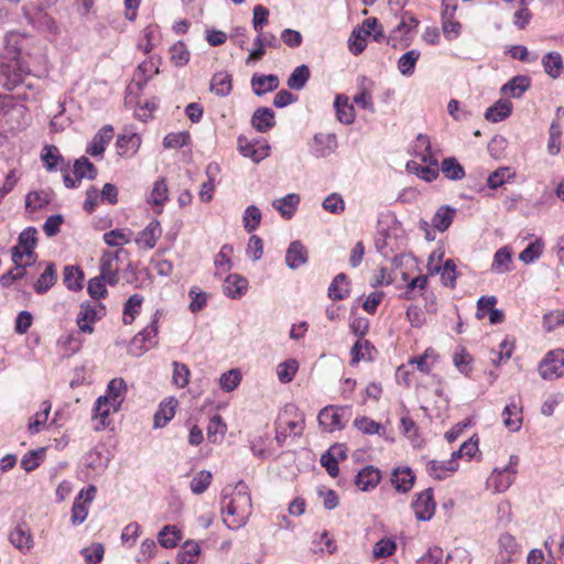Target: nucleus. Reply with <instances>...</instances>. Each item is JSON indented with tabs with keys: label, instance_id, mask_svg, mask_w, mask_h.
Returning a JSON list of instances; mask_svg holds the SVG:
<instances>
[{
	"label": "nucleus",
	"instance_id": "nucleus-35",
	"mask_svg": "<svg viewBox=\"0 0 564 564\" xmlns=\"http://www.w3.org/2000/svg\"><path fill=\"white\" fill-rule=\"evenodd\" d=\"M51 202V196L45 191L30 192L25 197V208L29 213H34L47 206Z\"/></svg>",
	"mask_w": 564,
	"mask_h": 564
},
{
	"label": "nucleus",
	"instance_id": "nucleus-12",
	"mask_svg": "<svg viewBox=\"0 0 564 564\" xmlns=\"http://www.w3.org/2000/svg\"><path fill=\"white\" fill-rule=\"evenodd\" d=\"M435 502L433 499L432 489H426L417 495L415 501L412 503L415 517L420 521H427L432 519L435 512Z\"/></svg>",
	"mask_w": 564,
	"mask_h": 564
},
{
	"label": "nucleus",
	"instance_id": "nucleus-50",
	"mask_svg": "<svg viewBox=\"0 0 564 564\" xmlns=\"http://www.w3.org/2000/svg\"><path fill=\"white\" fill-rule=\"evenodd\" d=\"M310 75L311 74L308 67L306 65H300L291 73L290 77L288 78V86L291 89L300 90L306 85Z\"/></svg>",
	"mask_w": 564,
	"mask_h": 564
},
{
	"label": "nucleus",
	"instance_id": "nucleus-55",
	"mask_svg": "<svg viewBox=\"0 0 564 564\" xmlns=\"http://www.w3.org/2000/svg\"><path fill=\"white\" fill-rule=\"evenodd\" d=\"M261 218H262V214L257 206H254V205L248 206L245 209L243 217H242L245 229L248 232L254 231L259 227V225L261 223Z\"/></svg>",
	"mask_w": 564,
	"mask_h": 564
},
{
	"label": "nucleus",
	"instance_id": "nucleus-31",
	"mask_svg": "<svg viewBox=\"0 0 564 564\" xmlns=\"http://www.w3.org/2000/svg\"><path fill=\"white\" fill-rule=\"evenodd\" d=\"M512 104L507 99H499L485 112V118L491 122H499L510 116Z\"/></svg>",
	"mask_w": 564,
	"mask_h": 564
},
{
	"label": "nucleus",
	"instance_id": "nucleus-4",
	"mask_svg": "<svg viewBox=\"0 0 564 564\" xmlns=\"http://www.w3.org/2000/svg\"><path fill=\"white\" fill-rule=\"evenodd\" d=\"M106 314V307L96 302H83L79 305V311L76 315V325L79 333L93 334L95 330L94 325L101 319Z\"/></svg>",
	"mask_w": 564,
	"mask_h": 564
},
{
	"label": "nucleus",
	"instance_id": "nucleus-57",
	"mask_svg": "<svg viewBox=\"0 0 564 564\" xmlns=\"http://www.w3.org/2000/svg\"><path fill=\"white\" fill-rule=\"evenodd\" d=\"M513 177L514 173L509 167H500L488 176L487 184L490 188L496 189Z\"/></svg>",
	"mask_w": 564,
	"mask_h": 564
},
{
	"label": "nucleus",
	"instance_id": "nucleus-34",
	"mask_svg": "<svg viewBox=\"0 0 564 564\" xmlns=\"http://www.w3.org/2000/svg\"><path fill=\"white\" fill-rule=\"evenodd\" d=\"M132 231L130 229H112L104 234V241L109 247H118L121 249L122 246L128 245L132 240Z\"/></svg>",
	"mask_w": 564,
	"mask_h": 564
},
{
	"label": "nucleus",
	"instance_id": "nucleus-15",
	"mask_svg": "<svg viewBox=\"0 0 564 564\" xmlns=\"http://www.w3.org/2000/svg\"><path fill=\"white\" fill-rule=\"evenodd\" d=\"M301 197L299 194L291 193L272 202V207L279 212L282 218L291 219L300 205Z\"/></svg>",
	"mask_w": 564,
	"mask_h": 564
},
{
	"label": "nucleus",
	"instance_id": "nucleus-53",
	"mask_svg": "<svg viewBox=\"0 0 564 564\" xmlns=\"http://www.w3.org/2000/svg\"><path fill=\"white\" fill-rule=\"evenodd\" d=\"M159 67H160V58L151 56L147 61L142 62L139 65L135 76L137 77L141 76L143 79V83H147L153 76L159 74Z\"/></svg>",
	"mask_w": 564,
	"mask_h": 564
},
{
	"label": "nucleus",
	"instance_id": "nucleus-40",
	"mask_svg": "<svg viewBox=\"0 0 564 564\" xmlns=\"http://www.w3.org/2000/svg\"><path fill=\"white\" fill-rule=\"evenodd\" d=\"M119 409H120V406L112 408V402L107 401V398L99 397L96 400L95 408H94V417L100 419V426H98L97 430L105 429L107 425L106 420L109 416V414L111 412L119 411Z\"/></svg>",
	"mask_w": 564,
	"mask_h": 564
},
{
	"label": "nucleus",
	"instance_id": "nucleus-45",
	"mask_svg": "<svg viewBox=\"0 0 564 564\" xmlns=\"http://www.w3.org/2000/svg\"><path fill=\"white\" fill-rule=\"evenodd\" d=\"M455 215V209L449 206H442L435 213L432 224L438 231H445L451 224Z\"/></svg>",
	"mask_w": 564,
	"mask_h": 564
},
{
	"label": "nucleus",
	"instance_id": "nucleus-39",
	"mask_svg": "<svg viewBox=\"0 0 564 564\" xmlns=\"http://www.w3.org/2000/svg\"><path fill=\"white\" fill-rule=\"evenodd\" d=\"M457 468L456 459L452 457L448 462L431 460L427 465L429 474L436 478L443 479Z\"/></svg>",
	"mask_w": 564,
	"mask_h": 564
},
{
	"label": "nucleus",
	"instance_id": "nucleus-20",
	"mask_svg": "<svg viewBox=\"0 0 564 564\" xmlns=\"http://www.w3.org/2000/svg\"><path fill=\"white\" fill-rule=\"evenodd\" d=\"M127 390L124 380L122 378H115L108 383L106 394L100 397L107 398V401L112 402V408L121 406L126 399Z\"/></svg>",
	"mask_w": 564,
	"mask_h": 564
},
{
	"label": "nucleus",
	"instance_id": "nucleus-3",
	"mask_svg": "<svg viewBox=\"0 0 564 564\" xmlns=\"http://www.w3.org/2000/svg\"><path fill=\"white\" fill-rule=\"evenodd\" d=\"M30 74L31 70L29 66L19 55H14L8 64H0V80H2V85L9 90L22 84Z\"/></svg>",
	"mask_w": 564,
	"mask_h": 564
},
{
	"label": "nucleus",
	"instance_id": "nucleus-32",
	"mask_svg": "<svg viewBox=\"0 0 564 564\" xmlns=\"http://www.w3.org/2000/svg\"><path fill=\"white\" fill-rule=\"evenodd\" d=\"M252 126L260 132H265L274 126V112L270 108H259L252 116Z\"/></svg>",
	"mask_w": 564,
	"mask_h": 564
},
{
	"label": "nucleus",
	"instance_id": "nucleus-24",
	"mask_svg": "<svg viewBox=\"0 0 564 564\" xmlns=\"http://www.w3.org/2000/svg\"><path fill=\"white\" fill-rule=\"evenodd\" d=\"M178 401L175 398L164 400L154 414V427L165 426L175 415Z\"/></svg>",
	"mask_w": 564,
	"mask_h": 564
},
{
	"label": "nucleus",
	"instance_id": "nucleus-60",
	"mask_svg": "<svg viewBox=\"0 0 564 564\" xmlns=\"http://www.w3.org/2000/svg\"><path fill=\"white\" fill-rule=\"evenodd\" d=\"M171 61L177 67L185 66L189 61V52L183 42H176L170 48Z\"/></svg>",
	"mask_w": 564,
	"mask_h": 564
},
{
	"label": "nucleus",
	"instance_id": "nucleus-42",
	"mask_svg": "<svg viewBox=\"0 0 564 564\" xmlns=\"http://www.w3.org/2000/svg\"><path fill=\"white\" fill-rule=\"evenodd\" d=\"M181 539V530L172 525H165L158 535L159 543L165 549L175 547Z\"/></svg>",
	"mask_w": 564,
	"mask_h": 564
},
{
	"label": "nucleus",
	"instance_id": "nucleus-61",
	"mask_svg": "<svg viewBox=\"0 0 564 564\" xmlns=\"http://www.w3.org/2000/svg\"><path fill=\"white\" fill-rule=\"evenodd\" d=\"M299 365L296 360L289 359L276 367V376L283 383L291 382L297 372Z\"/></svg>",
	"mask_w": 564,
	"mask_h": 564
},
{
	"label": "nucleus",
	"instance_id": "nucleus-23",
	"mask_svg": "<svg viewBox=\"0 0 564 564\" xmlns=\"http://www.w3.org/2000/svg\"><path fill=\"white\" fill-rule=\"evenodd\" d=\"M334 107L339 122L344 124H351L354 122L356 117L355 108L346 95H338L335 98Z\"/></svg>",
	"mask_w": 564,
	"mask_h": 564
},
{
	"label": "nucleus",
	"instance_id": "nucleus-26",
	"mask_svg": "<svg viewBox=\"0 0 564 564\" xmlns=\"http://www.w3.org/2000/svg\"><path fill=\"white\" fill-rule=\"evenodd\" d=\"M502 422L506 429L510 432H518L522 425L521 410L516 403H510L505 406L501 413Z\"/></svg>",
	"mask_w": 564,
	"mask_h": 564
},
{
	"label": "nucleus",
	"instance_id": "nucleus-17",
	"mask_svg": "<svg viewBox=\"0 0 564 564\" xmlns=\"http://www.w3.org/2000/svg\"><path fill=\"white\" fill-rule=\"evenodd\" d=\"M307 259V250L300 241L295 240L290 243L285 253V263L290 269L296 270L305 264Z\"/></svg>",
	"mask_w": 564,
	"mask_h": 564
},
{
	"label": "nucleus",
	"instance_id": "nucleus-28",
	"mask_svg": "<svg viewBox=\"0 0 564 564\" xmlns=\"http://www.w3.org/2000/svg\"><path fill=\"white\" fill-rule=\"evenodd\" d=\"M9 538L10 542L22 552H28L33 546V539L30 530L22 525L14 528Z\"/></svg>",
	"mask_w": 564,
	"mask_h": 564
},
{
	"label": "nucleus",
	"instance_id": "nucleus-13",
	"mask_svg": "<svg viewBox=\"0 0 564 564\" xmlns=\"http://www.w3.org/2000/svg\"><path fill=\"white\" fill-rule=\"evenodd\" d=\"M113 137V129L111 126L102 127L96 135L93 138L91 142L88 144L86 152L91 156H102L106 147L111 141Z\"/></svg>",
	"mask_w": 564,
	"mask_h": 564
},
{
	"label": "nucleus",
	"instance_id": "nucleus-19",
	"mask_svg": "<svg viewBox=\"0 0 564 564\" xmlns=\"http://www.w3.org/2000/svg\"><path fill=\"white\" fill-rule=\"evenodd\" d=\"M238 144L240 153L246 158H250L256 163L265 159L270 154V147L268 144H261L257 148L256 144L249 142L245 138H239Z\"/></svg>",
	"mask_w": 564,
	"mask_h": 564
},
{
	"label": "nucleus",
	"instance_id": "nucleus-54",
	"mask_svg": "<svg viewBox=\"0 0 564 564\" xmlns=\"http://www.w3.org/2000/svg\"><path fill=\"white\" fill-rule=\"evenodd\" d=\"M423 162L426 164L424 166H417L415 172L417 176L426 182H432L438 176V167L437 161L432 156H424Z\"/></svg>",
	"mask_w": 564,
	"mask_h": 564
},
{
	"label": "nucleus",
	"instance_id": "nucleus-18",
	"mask_svg": "<svg viewBox=\"0 0 564 564\" xmlns=\"http://www.w3.org/2000/svg\"><path fill=\"white\" fill-rule=\"evenodd\" d=\"M415 476L409 467H398L393 470L391 482L399 492H408L414 485Z\"/></svg>",
	"mask_w": 564,
	"mask_h": 564
},
{
	"label": "nucleus",
	"instance_id": "nucleus-56",
	"mask_svg": "<svg viewBox=\"0 0 564 564\" xmlns=\"http://www.w3.org/2000/svg\"><path fill=\"white\" fill-rule=\"evenodd\" d=\"M242 376L238 369H230L219 378V386L226 392L234 391L241 382Z\"/></svg>",
	"mask_w": 564,
	"mask_h": 564
},
{
	"label": "nucleus",
	"instance_id": "nucleus-37",
	"mask_svg": "<svg viewBox=\"0 0 564 564\" xmlns=\"http://www.w3.org/2000/svg\"><path fill=\"white\" fill-rule=\"evenodd\" d=\"M227 425L220 415H214L207 426V438L210 443H220L226 434Z\"/></svg>",
	"mask_w": 564,
	"mask_h": 564
},
{
	"label": "nucleus",
	"instance_id": "nucleus-48",
	"mask_svg": "<svg viewBox=\"0 0 564 564\" xmlns=\"http://www.w3.org/2000/svg\"><path fill=\"white\" fill-rule=\"evenodd\" d=\"M74 174L77 181L82 178L95 180L97 176V169L95 165L85 156L75 161Z\"/></svg>",
	"mask_w": 564,
	"mask_h": 564
},
{
	"label": "nucleus",
	"instance_id": "nucleus-22",
	"mask_svg": "<svg viewBox=\"0 0 564 564\" xmlns=\"http://www.w3.org/2000/svg\"><path fill=\"white\" fill-rule=\"evenodd\" d=\"M279 78L275 75L254 74L251 78V87L257 96L273 91L279 87Z\"/></svg>",
	"mask_w": 564,
	"mask_h": 564
},
{
	"label": "nucleus",
	"instance_id": "nucleus-30",
	"mask_svg": "<svg viewBox=\"0 0 564 564\" xmlns=\"http://www.w3.org/2000/svg\"><path fill=\"white\" fill-rule=\"evenodd\" d=\"M529 87L530 78L528 76H516L502 86L501 91L512 98H520Z\"/></svg>",
	"mask_w": 564,
	"mask_h": 564
},
{
	"label": "nucleus",
	"instance_id": "nucleus-14",
	"mask_svg": "<svg viewBox=\"0 0 564 564\" xmlns=\"http://www.w3.org/2000/svg\"><path fill=\"white\" fill-rule=\"evenodd\" d=\"M161 235L162 229L160 223L158 220H152L141 232H139L134 241L140 248L150 250L155 247Z\"/></svg>",
	"mask_w": 564,
	"mask_h": 564
},
{
	"label": "nucleus",
	"instance_id": "nucleus-10",
	"mask_svg": "<svg viewBox=\"0 0 564 564\" xmlns=\"http://www.w3.org/2000/svg\"><path fill=\"white\" fill-rule=\"evenodd\" d=\"M122 250L105 251L100 258V274L99 276L107 280L111 286L119 282V264L118 258Z\"/></svg>",
	"mask_w": 564,
	"mask_h": 564
},
{
	"label": "nucleus",
	"instance_id": "nucleus-52",
	"mask_svg": "<svg viewBox=\"0 0 564 564\" xmlns=\"http://www.w3.org/2000/svg\"><path fill=\"white\" fill-rule=\"evenodd\" d=\"M167 185L164 178L158 180L152 188V192L148 198V203L155 206H163L167 200Z\"/></svg>",
	"mask_w": 564,
	"mask_h": 564
},
{
	"label": "nucleus",
	"instance_id": "nucleus-29",
	"mask_svg": "<svg viewBox=\"0 0 564 564\" xmlns=\"http://www.w3.org/2000/svg\"><path fill=\"white\" fill-rule=\"evenodd\" d=\"M248 282L245 278L238 274H230L225 280L224 293L231 297H240L247 290Z\"/></svg>",
	"mask_w": 564,
	"mask_h": 564
},
{
	"label": "nucleus",
	"instance_id": "nucleus-27",
	"mask_svg": "<svg viewBox=\"0 0 564 564\" xmlns=\"http://www.w3.org/2000/svg\"><path fill=\"white\" fill-rule=\"evenodd\" d=\"M232 77L227 72L216 73L210 80V91L219 97H226L231 93Z\"/></svg>",
	"mask_w": 564,
	"mask_h": 564
},
{
	"label": "nucleus",
	"instance_id": "nucleus-47",
	"mask_svg": "<svg viewBox=\"0 0 564 564\" xmlns=\"http://www.w3.org/2000/svg\"><path fill=\"white\" fill-rule=\"evenodd\" d=\"M84 274L78 267L68 265L64 269V283L67 289L78 291L83 289Z\"/></svg>",
	"mask_w": 564,
	"mask_h": 564
},
{
	"label": "nucleus",
	"instance_id": "nucleus-21",
	"mask_svg": "<svg viewBox=\"0 0 564 564\" xmlns=\"http://www.w3.org/2000/svg\"><path fill=\"white\" fill-rule=\"evenodd\" d=\"M419 21L405 12L401 15L399 24L393 29L391 33V40L405 41V45H409V34L417 26Z\"/></svg>",
	"mask_w": 564,
	"mask_h": 564
},
{
	"label": "nucleus",
	"instance_id": "nucleus-59",
	"mask_svg": "<svg viewBox=\"0 0 564 564\" xmlns=\"http://www.w3.org/2000/svg\"><path fill=\"white\" fill-rule=\"evenodd\" d=\"M213 479V475L208 470H200L191 481V490L195 495H200L207 490Z\"/></svg>",
	"mask_w": 564,
	"mask_h": 564
},
{
	"label": "nucleus",
	"instance_id": "nucleus-43",
	"mask_svg": "<svg viewBox=\"0 0 564 564\" xmlns=\"http://www.w3.org/2000/svg\"><path fill=\"white\" fill-rule=\"evenodd\" d=\"M142 303L143 297L140 294H133L128 299L123 307V324L130 325L133 323L141 310Z\"/></svg>",
	"mask_w": 564,
	"mask_h": 564
},
{
	"label": "nucleus",
	"instance_id": "nucleus-6",
	"mask_svg": "<svg viewBox=\"0 0 564 564\" xmlns=\"http://www.w3.org/2000/svg\"><path fill=\"white\" fill-rule=\"evenodd\" d=\"M539 373L545 380H555L564 376V349L546 354L539 366Z\"/></svg>",
	"mask_w": 564,
	"mask_h": 564
},
{
	"label": "nucleus",
	"instance_id": "nucleus-38",
	"mask_svg": "<svg viewBox=\"0 0 564 564\" xmlns=\"http://www.w3.org/2000/svg\"><path fill=\"white\" fill-rule=\"evenodd\" d=\"M373 350L375 347L370 344L369 340L358 339L350 350L351 364L356 365L360 360H371Z\"/></svg>",
	"mask_w": 564,
	"mask_h": 564
},
{
	"label": "nucleus",
	"instance_id": "nucleus-8",
	"mask_svg": "<svg viewBox=\"0 0 564 564\" xmlns=\"http://www.w3.org/2000/svg\"><path fill=\"white\" fill-rule=\"evenodd\" d=\"M97 489L90 485L86 490H80L74 505L72 507V523L78 525L83 523L88 516V503H90L96 496Z\"/></svg>",
	"mask_w": 564,
	"mask_h": 564
},
{
	"label": "nucleus",
	"instance_id": "nucleus-11",
	"mask_svg": "<svg viewBox=\"0 0 564 564\" xmlns=\"http://www.w3.org/2000/svg\"><path fill=\"white\" fill-rule=\"evenodd\" d=\"M310 148L315 158H327L337 149L336 135L334 133H316Z\"/></svg>",
	"mask_w": 564,
	"mask_h": 564
},
{
	"label": "nucleus",
	"instance_id": "nucleus-16",
	"mask_svg": "<svg viewBox=\"0 0 564 564\" xmlns=\"http://www.w3.org/2000/svg\"><path fill=\"white\" fill-rule=\"evenodd\" d=\"M142 139L138 133H124L118 137L117 139V152L120 156H133L140 145H141Z\"/></svg>",
	"mask_w": 564,
	"mask_h": 564
},
{
	"label": "nucleus",
	"instance_id": "nucleus-49",
	"mask_svg": "<svg viewBox=\"0 0 564 564\" xmlns=\"http://www.w3.org/2000/svg\"><path fill=\"white\" fill-rule=\"evenodd\" d=\"M51 411V402L45 400L41 403V411L34 414L29 423V431L32 434L39 433L46 424Z\"/></svg>",
	"mask_w": 564,
	"mask_h": 564
},
{
	"label": "nucleus",
	"instance_id": "nucleus-7",
	"mask_svg": "<svg viewBox=\"0 0 564 564\" xmlns=\"http://www.w3.org/2000/svg\"><path fill=\"white\" fill-rule=\"evenodd\" d=\"M519 463V457L516 455H511L509 459V465L502 469H495L488 479L489 486H492L495 491L503 492L506 491L514 481V477L517 474L516 466Z\"/></svg>",
	"mask_w": 564,
	"mask_h": 564
},
{
	"label": "nucleus",
	"instance_id": "nucleus-64",
	"mask_svg": "<svg viewBox=\"0 0 564 564\" xmlns=\"http://www.w3.org/2000/svg\"><path fill=\"white\" fill-rule=\"evenodd\" d=\"M173 366V382L180 388H184L188 384L191 371L188 367L178 361H174Z\"/></svg>",
	"mask_w": 564,
	"mask_h": 564
},
{
	"label": "nucleus",
	"instance_id": "nucleus-44",
	"mask_svg": "<svg viewBox=\"0 0 564 564\" xmlns=\"http://www.w3.org/2000/svg\"><path fill=\"white\" fill-rule=\"evenodd\" d=\"M511 251L508 247L500 248L494 256L491 271L496 273H506L510 271Z\"/></svg>",
	"mask_w": 564,
	"mask_h": 564
},
{
	"label": "nucleus",
	"instance_id": "nucleus-5",
	"mask_svg": "<svg viewBox=\"0 0 564 564\" xmlns=\"http://www.w3.org/2000/svg\"><path fill=\"white\" fill-rule=\"evenodd\" d=\"M319 426L326 432L343 430L349 420V409L346 406H325L317 416Z\"/></svg>",
	"mask_w": 564,
	"mask_h": 564
},
{
	"label": "nucleus",
	"instance_id": "nucleus-41",
	"mask_svg": "<svg viewBox=\"0 0 564 564\" xmlns=\"http://www.w3.org/2000/svg\"><path fill=\"white\" fill-rule=\"evenodd\" d=\"M200 554V546L195 541H186L177 554L178 564H195Z\"/></svg>",
	"mask_w": 564,
	"mask_h": 564
},
{
	"label": "nucleus",
	"instance_id": "nucleus-9",
	"mask_svg": "<svg viewBox=\"0 0 564 564\" xmlns=\"http://www.w3.org/2000/svg\"><path fill=\"white\" fill-rule=\"evenodd\" d=\"M156 335V319H153L149 326L144 327L140 333H138L133 337L131 341L130 351L135 356H141L155 345Z\"/></svg>",
	"mask_w": 564,
	"mask_h": 564
},
{
	"label": "nucleus",
	"instance_id": "nucleus-36",
	"mask_svg": "<svg viewBox=\"0 0 564 564\" xmlns=\"http://www.w3.org/2000/svg\"><path fill=\"white\" fill-rule=\"evenodd\" d=\"M542 65L545 73L550 77L553 79L558 78L563 69V61L561 54L557 52L547 53L542 59Z\"/></svg>",
	"mask_w": 564,
	"mask_h": 564
},
{
	"label": "nucleus",
	"instance_id": "nucleus-51",
	"mask_svg": "<svg viewBox=\"0 0 564 564\" xmlns=\"http://www.w3.org/2000/svg\"><path fill=\"white\" fill-rule=\"evenodd\" d=\"M441 171L445 177L454 181L462 180L465 176L463 166L454 158L444 159Z\"/></svg>",
	"mask_w": 564,
	"mask_h": 564
},
{
	"label": "nucleus",
	"instance_id": "nucleus-25",
	"mask_svg": "<svg viewBox=\"0 0 564 564\" xmlns=\"http://www.w3.org/2000/svg\"><path fill=\"white\" fill-rule=\"evenodd\" d=\"M380 479L381 475L379 469L373 466H367L358 473L356 485L360 490L368 491L373 489L379 484Z\"/></svg>",
	"mask_w": 564,
	"mask_h": 564
},
{
	"label": "nucleus",
	"instance_id": "nucleus-2",
	"mask_svg": "<svg viewBox=\"0 0 564 564\" xmlns=\"http://www.w3.org/2000/svg\"><path fill=\"white\" fill-rule=\"evenodd\" d=\"M37 242V230L34 227L24 229L12 248V261L15 265H31L36 260L34 252Z\"/></svg>",
	"mask_w": 564,
	"mask_h": 564
},
{
	"label": "nucleus",
	"instance_id": "nucleus-1",
	"mask_svg": "<svg viewBox=\"0 0 564 564\" xmlns=\"http://www.w3.org/2000/svg\"><path fill=\"white\" fill-rule=\"evenodd\" d=\"M251 497L248 492L238 490L224 505V523L231 530H237L247 523L251 514Z\"/></svg>",
	"mask_w": 564,
	"mask_h": 564
},
{
	"label": "nucleus",
	"instance_id": "nucleus-63",
	"mask_svg": "<svg viewBox=\"0 0 564 564\" xmlns=\"http://www.w3.org/2000/svg\"><path fill=\"white\" fill-rule=\"evenodd\" d=\"M441 280L446 286L454 288L457 279L456 264L452 259H448L441 267Z\"/></svg>",
	"mask_w": 564,
	"mask_h": 564
},
{
	"label": "nucleus",
	"instance_id": "nucleus-46",
	"mask_svg": "<svg viewBox=\"0 0 564 564\" xmlns=\"http://www.w3.org/2000/svg\"><path fill=\"white\" fill-rule=\"evenodd\" d=\"M417 50H411L404 53L398 61V69L403 76H411L414 73L416 62L420 58Z\"/></svg>",
	"mask_w": 564,
	"mask_h": 564
},
{
	"label": "nucleus",
	"instance_id": "nucleus-33",
	"mask_svg": "<svg viewBox=\"0 0 564 564\" xmlns=\"http://www.w3.org/2000/svg\"><path fill=\"white\" fill-rule=\"evenodd\" d=\"M349 295V283L347 275L339 273L335 276L328 288V296L334 301H340Z\"/></svg>",
	"mask_w": 564,
	"mask_h": 564
},
{
	"label": "nucleus",
	"instance_id": "nucleus-58",
	"mask_svg": "<svg viewBox=\"0 0 564 564\" xmlns=\"http://www.w3.org/2000/svg\"><path fill=\"white\" fill-rule=\"evenodd\" d=\"M499 547L501 550V558L506 562L511 561V556L518 551L517 541L509 533H503L500 535Z\"/></svg>",
	"mask_w": 564,
	"mask_h": 564
},
{
	"label": "nucleus",
	"instance_id": "nucleus-62",
	"mask_svg": "<svg viewBox=\"0 0 564 564\" xmlns=\"http://www.w3.org/2000/svg\"><path fill=\"white\" fill-rule=\"evenodd\" d=\"M56 281V271L53 264L47 265L34 284L37 293L46 292Z\"/></svg>",
	"mask_w": 564,
	"mask_h": 564
}]
</instances>
